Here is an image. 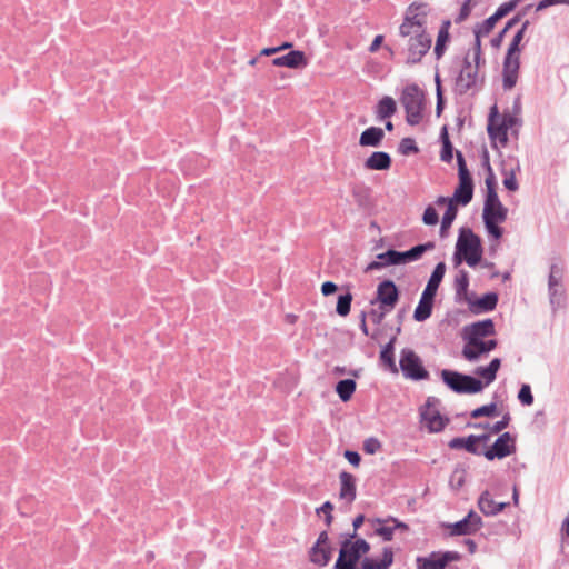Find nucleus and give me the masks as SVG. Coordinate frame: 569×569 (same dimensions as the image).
Returning <instances> with one entry per match:
<instances>
[{
	"label": "nucleus",
	"mask_w": 569,
	"mask_h": 569,
	"mask_svg": "<svg viewBox=\"0 0 569 569\" xmlns=\"http://www.w3.org/2000/svg\"><path fill=\"white\" fill-rule=\"evenodd\" d=\"M482 258V246L480 238L471 229H460L453 254L455 266H459L462 260L469 267H476Z\"/></svg>",
	"instance_id": "nucleus-1"
},
{
	"label": "nucleus",
	"mask_w": 569,
	"mask_h": 569,
	"mask_svg": "<svg viewBox=\"0 0 569 569\" xmlns=\"http://www.w3.org/2000/svg\"><path fill=\"white\" fill-rule=\"evenodd\" d=\"M445 273L446 263L442 261L438 262L422 291L418 306L415 309L413 319L416 321L422 322L431 316L435 298Z\"/></svg>",
	"instance_id": "nucleus-2"
},
{
	"label": "nucleus",
	"mask_w": 569,
	"mask_h": 569,
	"mask_svg": "<svg viewBox=\"0 0 569 569\" xmlns=\"http://www.w3.org/2000/svg\"><path fill=\"white\" fill-rule=\"evenodd\" d=\"M485 166L488 174L485 180L487 194L483 203L482 218L507 220L508 209L501 203L496 191V177L489 163V157L487 152H485Z\"/></svg>",
	"instance_id": "nucleus-3"
},
{
	"label": "nucleus",
	"mask_w": 569,
	"mask_h": 569,
	"mask_svg": "<svg viewBox=\"0 0 569 569\" xmlns=\"http://www.w3.org/2000/svg\"><path fill=\"white\" fill-rule=\"evenodd\" d=\"M443 383L456 393H479L485 389L482 380L471 375L461 373L450 369L440 372Z\"/></svg>",
	"instance_id": "nucleus-4"
},
{
	"label": "nucleus",
	"mask_w": 569,
	"mask_h": 569,
	"mask_svg": "<svg viewBox=\"0 0 569 569\" xmlns=\"http://www.w3.org/2000/svg\"><path fill=\"white\" fill-rule=\"evenodd\" d=\"M485 74L478 71V67L472 66L470 54L468 53L462 62V68L456 78L455 91L462 96L469 91L478 92L483 88Z\"/></svg>",
	"instance_id": "nucleus-5"
},
{
	"label": "nucleus",
	"mask_w": 569,
	"mask_h": 569,
	"mask_svg": "<svg viewBox=\"0 0 569 569\" xmlns=\"http://www.w3.org/2000/svg\"><path fill=\"white\" fill-rule=\"evenodd\" d=\"M400 101L405 108L408 124H419L425 104L423 91L415 83L409 84L403 89Z\"/></svg>",
	"instance_id": "nucleus-6"
},
{
	"label": "nucleus",
	"mask_w": 569,
	"mask_h": 569,
	"mask_svg": "<svg viewBox=\"0 0 569 569\" xmlns=\"http://www.w3.org/2000/svg\"><path fill=\"white\" fill-rule=\"evenodd\" d=\"M459 184L456 188L452 198L448 202H452L456 206H467L471 202L473 197V180L471 173L467 167L463 154L460 151L456 152Z\"/></svg>",
	"instance_id": "nucleus-7"
},
{
	"label": "nucleus",
	"mask_w": 569,
	"mask_h": 569,
	"mask_svg": "<svg viewBox=\"0 0 569 569\" xmlns=\"http://www.w3.org/2000/svg\"><path fill=\"white\" fill-rule=\"evenodd\" d=\"M399 367L407 379L419 381L429 378V372L423 367L421 358L412 349L403 348L401 350Z\"/></svg>",
	"instance_id": "nucleus-8"
},
{
	"label": "nucleus",
	"mask_w": 569,
	"mask_h": 569,
	"mask_svg": "<svg viewBox=\"0 0 569 569\" xmlns=\"http://www.w3.org/2000/svg\"><path fill=\"white\" fill-rule=\"evenodd\" d=\"M563 269L557 263H551L548 277L549 302L553 311L561 308L566 301L563 288Z\"/></svg>",
	"instance_id": "nucleus-9"
},
{
	"label": "nucleus",
	"mask_w": 569,
	"mask_h": 569,
	"mask_svg": "<svg viewBox=\"0 0 569 569\" xmlns=\"http://www.w3.org/2000/svg\"><path fill=\"white\" fill-rule=\"evenodd\" d=\"M457 551L431 552L427 557H417V569H445L450 562L460 560Z\"/></svg>",
	"instance_id": "nucleus-10"
},
{
	"label": "nucleus",
	"mask_w": 569,
	"mask_h": 569,
	"mask_svg": "<svg viewBox=\"0 0 569 569\" xmlns=\"http://www.w3.org/2000/svg\"><path fill=\"white\" fill-rule=\"evenodd\" d=\"M516 451V437L510 432L500 435L493 445L483 451V456L488 460L503 459Z\"/></svg>",
	"instance_id": "nucleus-11"
},
{
	"label": "nucleus",
	"mask_w": 569,
	"mask_h": 569,
	"mask_svg": "<svg viewBox=\"0 0 569 569\" xmlns=\"http://www.w3.org/2000/svg\"><path fill=\"white\" fill-rule=\"evenodd\" d=\"M432 39L426 34H418V37H410L407 43V64L419 63L425 54L431 48Z\"/></svg>",
	"instance_id": "nucleus-12"
},
{
	"label": "nucleus",
	"mask_w": 569,
	"mask_h": 569,
	"mask_svg": "<svg viewBox=\"0 0 569 569\" xmlns=\"http://www.w3.org/2000/svg\"><path fill=\"white\" fill-rule=\"evenodd\" d=\"M400 292L392 280H383L377 287L376 299L371 303L379 302L383 309L392 310L399 301Z\"/></svg>",
	"instance_id": "nucleus-13"
},
{
	"label": "nucleus",
	"mask_w": 569,
	"mask_h": 569,
	"mask_svg": "<svg viewBox=\"0 0 569 569\" xmlns=\"http://www.w3.org/2000/svg\"><path fill=\"white\" fill-rule=\"evenodd\" d=\"M355 537V532L350 533L349 537L341 542L339 556L333 567L335 569H357L361 556L351 545V539Z\"/></svg>",
	"instance_id": "nucleus-14"
},
{
	"label": "nucleus",
	"mask_w": 569,
	"mask_h": 569,
	"mask_svg": "<svg viewBox=\"0 0 569 569\" xmlns=\"http://www.w3.org/2000/svg\"><path fill=\"white\" fill-rule=\"evenodd\" d=\"M438 402L435 397H429L426 402V409H421L420 416L430 432H440L445 429L449 419L443 417L437 410H431V407Z\"/></svg>",
	"instance_id": "nucleus-15"
},
{
	"label": "nucleus",
	"mask_w": 569,
	"mask_h": 569,
	"mask_svg": "<svg viewBox=\"0 0 569 569\" xmlns=\"http://www.w3.org/2000/svg\"><path fill=\"white\" fill-rule=\"evenodd\" d=\"M487 131L490 140L492 141V146L496 147V141L498 140L502 146H506L508 142V129L506 124H502L499 121V112L498 108L495 104L490 109Z\"/></svg>",
	"instance_id": "nucleus-16"
},
{
	"label": "nucleus",
	"mask_w": 569,
	"mask_h": 569,
	"mask_svg": "<svg viewBox=\"0 0 569 569\" xmlns=\"http://www.w3.org/2000/svg\"><path fill=\"white\" fill-rule=\"evenodd\" d=\"M520 57L505 56L502 64V88L511 90L518 80Z\"/></svg>",
	"instance_id": "nucleus-17"
},
{
	"label": "nucleus",
	"mask_w": 569,
	"mask_h": 569,
	"mask_svg": "<svg viewBox=\"0 0 569 569\" xmlns=\"http://www.w3.org/2000/svg\"><path fill=\"white\" fill-rule=\"evenodd\" d=\"M496 333L495 323L491 319L476 321L466 326L462 330V338L481 339Z\"/></svg>",
	"instance_id": "nucleus-18"
},
{
	"label": "nucleus",
	"mask_w": 569,
	"mask_h": 569,
	"mask_svg": "<svg viewBox=\"0 0 569 569\" xmlns=\"http://www.w3.org/2000/svg\"><path fill=\"white\" fill-rule=\"evenodd\" d=\"M498 295L496 292H487L480 298L473 299V293L466 300L472 313L479 315L482 312L492 311L498 303Z\"/></svg>",
	"instance_id": "nucleus-19"
},
{
	"label": "nucleus",
	"mask_w": 569,
	"mask_h": 569,
	"mask_svg": "<svg viewBox=\"0 0 569 569\" xmlns=\"http://www.w3.org/2000/svg\"><path fill=\"white\" fill-rule=\"evenodd\" d=\"M272 64L276 67H287L290 69L305 68L308 64V60L303 51L291 50L288 53L277 57L272 60Z\"/></svg>",
	"instance_id": "nucleus-20"
},
{
	"label": "nucleus",
	"mask_w": 569,
	"mask_h": 569,
	"mask_svg": "<svg viewBox=\"0 0 569 569\" xmlns=\"http://www.w3.org/2000/svg\"><path fill=\"white\" fill-rule=\"evenodd\" d=\"M465 341L461 355L469 362H477L483 356H487L483 347V340L462 338Z\"/></svg>",
	"instance_id": "nucleus-21"
},
{
	"label": "nucleus",
	"mask_w": 569,
	"mask_h": 569,
	"mask_svg": "<svg viewBox=\"0 0 569 569\" xmlns=\"http://www.w3.org/2000/svg\"><path fill=\"white\" fill-rule=\"evenodd\" d=\"M507 505L506 502H496L488 490H485L478 499V508L485 516H496L501 512Z\"/></svg>",
	"instance_id": "nucleus-22"
},
{
	"label": "nucleus",
	"mask_w": 569,
	"mask_h": 569,
	"mask_svg": "<svg viewBox=\"0 0 569 569\" xmlns=\"http://www.w3.org/2000/svg\"><path fill=\"white\" fill-rule=\"evenodd\" d=\"M391 157L385 151L372 152L365 161V168L368 170L383 171L390 169Z\"/></svg>",
	"instance_id": "nucleus-23"
},
{
	"label": "nucleus",
	"mask_w": 569,
	"mask_h": 569,
	"mask_svg": "<svg viewBox=\"0 0 569 569\" xmlns=\"http://www.w3.org/2000/svg\"><path fill=\"white\" fill-rule=\"evenodd\" d=\"M501 367V359L500 358H493L489 365L487 366H479L475 369V375L480 377V380H482V383L485 387L492 383L496 378L497 373Z\"/></svg>",
	"instance_id": "nucleus-24"
},
{
	"label": "nucleus",
	"mask_w": 569,
	"mask_h": 569,
	"mask_svg": "<svg viewBox=\"0 0 569 569\" xmlns=\"http://www.w3.org/2000/svg\"><path fill=\"white\" fill-rule=\"evenodd\" d=\"M339 479H340V492H339L340 498L347 500L348 502H352L357 496L356 478L351 473H349L347 471H342L339 475Z\"/></svg>",
	"instance_id": "nucleus-25"
},
{
	"label": "nucleus",
	"mask_w": 569,
	"mask_h": 569,
	"mask_svg": "<svg viewBox=\"0 0 569 569\" xmlns=\"http://www.w3.org/2000/svg\"><path fill=\"white\" fill-rule=\"evenodd\" d=\"M450 449L460 450L463 449L469 453L481 456L485 450H481L475 440V435H470L467 438L457 437L449 441Z\"/></svg>",
	"instance_id": "nucleus-26"
},
{
	"label": "nucleus",
	"mask_w": 569,
	"mask_h": 569,
	"mask_svg": "<svg viewBox=\"0 0 569 569\" xmlns=\"http://www.w3.org/2000/svg\"><path fill=\"white\" fill-rule=\"evenodd\" d=\"M385 138V132L379 127H369L362 133L359 138V144L361 147H373L377 148L381 144L382 140Z\"/></svg>",
	"instance_id": "nucleus-27"
},
{
	"label": "nucleus",
	"mask_w": 569,
	"mask_h": 569,
	"mask_svg": "<svg viewBox=\"0 0 569 569\" xmlns=\"http://www.w3.org/2000/svg\"><path fill=\"white\" fill-rule=\"evenodd\" d=\"M395 343H396V337H392L388 343L383 346V348L380 351V362L382 366H385L391 373H398V367L396 365L395 360Z\"/></svg>",
	"instance_id": "nucleus-28"
},
{
	"label": "nucleus",
	"mask_w": 569,
	"mask_h": 569,
	"mask_svg": "<svg viewBox=\"0 0 569 569\" xmlns=\"http://www.w3.org/2000/svg\"><path fill=\"white\" fill-rule=\"evenodd\" d=\"M450 24H451V22L449 20H446L442 22V24L439 29L436 46L433 49V53H435L437 60L441 59L447 50V44L450 41V34H449Z\"/></svg>",
	"instance_id": "nucleus-29"
},
{
	"label": "nucleus",
	"mask_w": 569,
	"mask_h": 569,
	"mask_svg": "<svg viewBox=\"0 0 569 569\" xmlns=\"http://www.w3.org/2000/svg\"><path fill=\"white\" fill-rule=\"evenodd\" d=\"M333 550L332 547L312 546L309 551L310 561L319 567H325L331 560Z\"/></svg>",
	"instance_id": "nucleus-30"
},
{
	"label": "nucleus",
	"mask_w": 569,
	"mask_h": 569,
	"mask_svg": "<svg viewBox=\"0 0 569 569\" xmlns=\"http://www.w3.org/2000/svg\"><path fill=\"white\" fill-rule=\"evenodd\" d=\"M469 288V274L466 270L461 269L458 271L455 278V290H456V299L458 301H466L469 299L471 293L468 291Z\"/></svg>",
	"instance_id": "nucleus-31"
},
{
	"label": "nucleus",
	"mask_w": 569,
	"mask_h": 569,
	"mask_svg": "<svg viewBox=\"0 0 569 569\" xmlns=\"http://www.w3.org/2000/svg\"><path fill=\"white\" fill-rule=\"evenodd\" d=\"M388 266H397L395 249H388L386 252L379 253L377 260L371 261L366 267V272L379 270Z\"/></svg>",
	"instance_id": "nucleus-32"
},
{
	"label": "nucleus",
	"mask_w": 569,
	"mask_h": 569,
	"mask_svg": "<svg viewBox=\"0 0 569 569\" xmlns=\"http://www.w3.org/2000/svg\"><path fill=\"white\" fill-rule=\"evenodd\" d=\"M397 111V103L393 98L386 96L377 104V118L388 119L392 117Z\"/></svg>",
	"instance_id": "nucleus-33"
},
{
	"label": "nucleus",
	"mask_w": 569,
	"mask_h": 569,
	"mask_svg": "<svg viewBox=\"0 0 569 569\" xmlns=\"http://www.w3.org/2000/svg\"><path fill=\"white\" fill-rule=\"evenodd\" d=\"M427 4L426 3H411L407 9L405 19L410 22H421L422 27L426 24Z\"/></svg>",
	"instance_id": "nucleus-34"
},
{
	"label": "nucleus",
	"mask_w": 569,
	"mask_h": 569,
	"mask_svg": "<svg viewBox=\"0 0 569 569\" xmlns=\"http://www.w3.org/2000/svg\"><path fill=\"white\" fill-rule=\"evenodd\" d=\"M399 33L403 38L418 37V34H426V27L421 22H410L409 19H403L399 28Z\"/></svg>",
	"instance_id": "nucleus-35"
},
{
	"label": "nucleus",
	"mask_w": 569,
	"mask_h": 569,
	"mask_svg": "<svg viewBox=\"0 0 569 569\" xmlns=\"http://www.w3.org/2000/svg\"><path fill=\"white\" fill-rule=\"evenodd\" d=\"M356 381L353 379H342L339 380L336 385V392L342 401H348L351 399L352 395L356 391Z\"/></svg>",
	"instance_id": "nucleus-36"
},
{
	"label": "nucleus",
	"mask_w": 569,
	"mask_h": 569,
	"mask_svg": "<svg viewBox=\"0 0 569 569\" xmlns=\"http://www.w3.org/2000/svg\"><path fill=\"white\" fill-rule=\"evenodd\" d=\"M458 213V208L455 203L448 202V207L443 213L441 227H440V237L445 238L447 236L448 229L451 227Z\"/></svg>",
	"instance_id": "nucleus-37"
},
{
	"label": "nucleus",
	"mask_w": 569,
	"mask_h": 569,
	"mask_svg": "<svg viewBox=\"0 0 569 569\" xmlns=\"http://www.w3.org/2000/svg\"><path fill=\"white\" fill-rule=\"evenodd\" d=\"M488 234L495 240H500L503 234V229L499 227L506 220H496L493 218H482Z\"/></svg>",
	"instance_id": "nucleus-38"
},
{
	"label": "nucleus",
	"mask_w": 569,
	"mask_h": 569,
	"mask_svg": "<svg viewBox=\"0 0 569 569\" xmlns=\"http://www.w3.org/2000/svg\"><path fill=\"white\" fill-rule=\"evenodd\" d=\"M352 299L353 297L349 291L338 296L336 312L340 317H347L350 313Z\"/></svg>",
	"instance_id": "nucleus-39"
},
{
	"label": "nucleus",
	"mask_w": 569,
	"mask_h": 569,
	"mask_svg": "<svg viewBox=\"0 0 569 569\" xmlns=\"http://www.w3.org/2000/svg\"><path fill=\"white\" fill-rule=\"evenodd\" d=\"M447 527L450 529L451 536H468L475 533L465 518L455 523H449Z\"/></svg>",
	"instance_id": "nucleus-40"
},
{
	"label": "nucleus",
	"mask_w": 569,
	"mask_h": 569,
	"mask_svg": "<svg viewBox=\"0 0 569 569\" xmlns=\"http://www.w3.org/2000/svg\"><path fill=\"white\" fill-rule=\"evenodd\" d=\"M436 247L435 242L428 241L426 243L417 244L409 249V256L411 261L419 260L423 253L433 250Z\"/></svg>",
	"instance_id": "nucleus-41"
},
{
	"label": "nucleus",
	"mask_w": 569,
	"mask_h": 569,
	"mask_svg": "<svg viewBox=\"0 0 569 569\" xmlns=\"http://www.w3.org/2000/svg\"><path fill=\"white\" fill-rule=\"evenodd\" d=\"M497 411V403L491 402L479 408H476L471 411L470 417L473 419H478L481 417H493Z\"/></svg>",
	"instance_id": "nucleus-42"
},
{
	"label": "nucleus",
	"mask_w": 569,
	"mask_h": 569,
	"mask_svg": "<svg viewBox=\"0 0 569 569\" xmlns=\"http://www.w3.org/2000/svg\"><path fill=\"white\" fill-rule=\"evenodd\" d=\"M398 151L402 156H409L419 152V148L412 138H403L400 140Z\"/></svg>",
	"instance_id": "nucleus-43"
},
{
	"label": "nucleus",
	"mask_w": 569,
	"mask_h": 569,
	"mask_svg": "<svg viewBox=\"0 0 569 569\" xmlns=\"http://www.w3.org/2000/svg\"><path fill=\"white\" fill-rule=\"evenodd\" d=\"M499 21L498 14H492L489 18H487L481 24H479L475 31L479 32L480 34L487 36L489 34L492 29L495 28V24Z\"/></svg>",
	"instance_id": "nucleus-44"
},
{
	"label": "nucleus",
	"mask_w": 569,
	"mask_h": 569,
	"mask_svg": "<svg viewBox=\"0 0 569 569\" xmlns=\"http://www.w3.org/2000/svg\"><path fill=\"white\" fill-rule=\"evenodd\" d=\"M523 39V34L521 31H517L510 42L506 56L509 57H519L520 54V42Z\"/></svg>",
	"instance_id": "nucleus-45"
},
{
	"label": "nucleus",
	"mask_w": 569,
	"mask_h": 569,
	"mask_svg": "<svg viewBox=\"0 0 569 569\" xmlns=\"http://www.w3.org/2000/svg\"><path fill=\"white\" fill-rule=\"evenodd\" d=\"M518 399L523 406H531L533 403V395L531 391V387L527 383H523L520 387L518 392Z\"/></svg>",
	"instance_id": "nucleus-46"
},
{
	"label": "nucleus",
	"mask_w": 569,
	"mask_h": 569,
	"mask_svg": "<svg viewBox=\"0 0 569 569\" xmlns=\"http://www.w3.org/2000/svg\"><path fill=\"white\" fill-rule=\"evenodd\" d=\"M521 2V0H510L507 1L498 7L495 14H498L499 20L509 14L511 11H513L518 4Z\"/></svg>",
	"instance_id": "nucleus-47"
},
{
	"label": "nucleus",
	"mask_w": 569,
	"mask_h": 569,
	"mask_svg": "<svg viewBox=\"0 0 569 569\" xmlns=\"http://www.w3.org/2000/svg\"><path fill=\"white\" fill-rule=\"evenodd\" d=\"M422 221L427 226H435V224L438 223L439 214H438L437 210L432 206H428L425 209V212H423V216H422Z\"/></svg>",
	"instance_id": "nucleus-48"
},
{
	"label": "nucleus",
	"mask_w": 569,
	"mask_h": 569,
	"mask_svg": "<svg viewBox=\"0 0 569 569\" xmlns=\"http://www.w3.org/2000/svg\"><path fill=\"white\" fill-rule=\"evenodd\" d=\"M375 522L379 523V525H383V523H389L391 522L392 523V528H393V531L396 529H400V530H403V531H408L409 530V526L402 521H400L399 519L395 518V517H388L386 519H380V518H377L375 520Z\"/></svg>",
	"instance_id": "nucleus-49"
},
{
	"label": "nucleus",
	"mask_w": 569,
	"mask_h": 569,
	"mask_svg": "<svg viewBox=\"0 0 569 569\" xmlns=\"http://www.w3.org/2000/svg\"><path fill=\"white\" fill-rule=\"evenodd\" d=\"M468 521L469 526L472 528L475 533L482 527V518L476 513L473 510H470L468 515L465 517Z\"/></svg>",
	"instance_id": "nucleus-50"
},
{
	"label": "nucleus",
	"mask_w": 569,
	"mask_h": 569,
	"mask_svg": "<svg viewBox=\"0 0 569 569\" xmlns=\"http://www.w3.org/2000/svg\"><path fill=\"white\" fill-rule=\"evenodd\" d=\"M381 449V442L377 438H368L363 441V450L368 455H373Z\"/></svg>",
	"instance_id": "nucleus-51"
},
{
	"label": "nucleus",
	"mask_w": 569,
	"mask_h": 569,
	"mask_svg": "<svg viewBox=\"0 0 569 569\" xmlns=\"http://www.w3.org/2000/svg\"><path fill=\"white\" fill-rule=\"evenodd\" d=\"M390 311L391 310L383 309L382 306L379 305L377 309H371L369 316L373 323L380 325L383 321L386 315L389 313Z\"/></svg>",
	"instance_id": "nucleus-52"
},
{
	"label": "nucleus",
	"mask_w": 569,
	"mask_h": 569,
	"mask_svg": "<svg viewBox=\"0 0 569 569\" xmlns=\"http://www.w3.org/2000/svg\"><path fill=\"white\" fill-rule=\"evenodd\" d=\"M393 562V551L391 547H385L382 559L379 561L381 569H388Z\"/></svg>",
	"instance_id": "nucleus-53"
},
{
	"label": "nucleus",
	"mask_w": 569,
	"mask_h": 569,
	"mask_svg": "<svg viewBox=\"0 0 569 569\" xmlns=\"http://www.w3.org/2000/svg\"><path fill=\"white\" fill-rule=\"evenodd\" d=\"M471 1L472 0H465V2L462 3V6L460 8V12H459L458 17L455 20L456 23L463 22L470 16L471 8H472Z\"/></svg>",
	"instance_id": "nucleus-54"
},
{
	"label": "nucleus",
	"mask_w": 569,
	"mask_h": 569,
	"mask_svg": "<svg viewBox=\"0 0 569 569\" xmlns=\"http://www.w3.org/2000/svg\"><path fill=\"white\" fill-rule=\"evenodd\" d=\"M375 533L380 536L385 541H391L393 539L392 526H379L375 529Z\"/></svg>",
	"instance_id": "nucleus-55"
},
{
	"label": "nucleus",
	"mask_w": 569,
	"mask_h": 569,
	"mask_svg": "<svg viewBox=\"0 0 569 569\" xmlns=\"http://www.w3.org/2000/svg\"><path fill=\"white\" fill-rule=\"evenodd\" d=\"M510 422V415L506 413L501 420L497 421L496 423L491 425L490 427V433H499L503 429H506L509 426Z\"/></svg>",
	"instance_id": "nucleus-56"
},
{
	"label": "nucleus",
	"mask_w": 569,
	"mask_h": 569,
	"mask_svg": "<svg viewBox=\"0 0 569 569\" xmlns=\"http://www.w3.org/2000/svg\"><path fill=\"white\" fill-rule=\"evenodd\" d=\"M453 158V146L451 142H446L441 146L440 159L443 162H450Z\"/></svg>",
	"instance_id": "nucleus-57"
},
{
	"label": "nucleus",
	"mask_w": 569,
	"mask_h": 569,
	"mask_svg": "<svg viewBox=\"0 0 569 569\" xmlns=\"http://www.w3.org/2000/svg\"><path fill=\"white\" fill-rule=\"evenodd\" d=\"M503 186L509 191H517L519 188V184L516 180L515 173L511 171L509 174L505 176L503 179Z\"/></svg>",
	"instance_id": "nucleus-58"
},
{
	"label": "nucleus",
	"mask_w": 569,
	"mask_h": 569,
	"mask_svg": "<svg viewBox=\"0 0 569 569\" xmlns=\"http://www.w3.org/2000/svg\"><path fill=\"white\" fill-rule=\"evenodd\" d=\"M351 545L353 548H356V550L360 553L361 557L362 555L368 553L370 550V545L362 538H359L356 541H351Z\"/></svg>",
	"instance_id": "nucleus-59"
},
{
	"label": "nucleus",
	"mask_w": 569,
	"mask_h": 569,
	"mask_svg": "<svg viewBox=\"0 0 569 569\" xmlns=\"http://www.w3.org/2000/svg\"><path fill=\"white\" fill-rule=\"evenodd\" d=\"M343 456L352 466L358 467L360 465L361 457L357 451L346 450Z\"/></svg>",
	"instance_id": "nucleus-60"
},
{
	"label": "nucleus",
	"mask_w": 569,
	"mask_h": 569,
	"mask_svg": "<svg viewBox=\"0 0 569 569\" xmlns=\"http://www.w3.org/2000/svg\"><path fill=\"white\" fill-rule=\"evenodd\" d=\"M338 290V286L332 281H326L321 286V292L323 296L333 295Z\"/></svg>",
	"instance_id": "nucleus-61"
},
{
	"label": "nucleus",
	"mask_w": 569,
	"mask_h": 569,
	"mask_svg": "<svg viewBox=\"0 0 569 569\" xmlns=\"http://www.w3.org/2000/svg\"><path fill=\"white\" fill-rule=\"evenodd\" d=\"M499 121L502 124H506L507 129L509 130L516 124L517 118L511 116L510 113H505L502 116L499 114Z\"/></svg>",
	"instance_id": "nucleus-62"
},
{
	"label": "nucleus",
	"mask_w": 569,
	"mask_h": 569,
	"mask_svg": "<svg viewBox=\"0 0 569 569\" xmlns=\"http://www.w3.org/2000/svg\"><path fill=\"white\" fill-rule=\"evenodd\" d=\"M396 262H397V266L412 262L410 259V256H409V250H407V251H397L396 250Z\"/></svg>",
	"instance_id": "nucleus-63"
},
{
	"label": "nucleus",
	"mask_w": 569,
	"mask_h": 569,
	"mask_svg": "<svg viewBox=\"0 0 569 569\" xmlns=\"http://www.w3.org/2000/svg\"><path fill=\"white\" fill-rule=\"evenodd\" d=\"M362 569H381L379 561L371 558H365L361 562Z\"/></svg>",
	"instance_id": "nucleus-64"
}]
</instances>
